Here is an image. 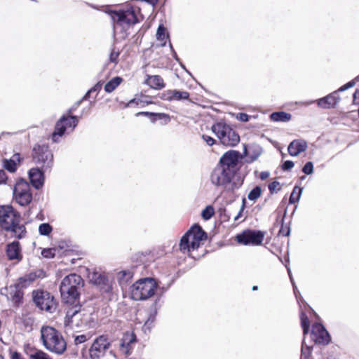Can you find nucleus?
I'll use <instances>...</instances> for the list:
<instances>
[{
  "label": "nucleus",
  "mask_w": 359,
  "mask_h": 359,
  "mask_svg": "<svg viewBox=\"0 0 359 359\" xmlns=\"http://www.w3.org/2000/svg\"><path fill=\"white\" fill-rule=\"evenodd\" d=\"M243 164V155L239 151H226L210 174L211 183L217 187H222L228 191L239 189L245 180V177L240 175Z\"/></svg>",
  "instance_id": "nucleus-1"
},
{
  "label": "nucleus",
  "mask_w": 359,
  "mask_h": 359,
  "mask_svg": "<svg viewBox=\"0 0 359 359\" xmlns=\"http://www.w3.org/2000/svg\"><path fill=\"white\" fill-rule=\"evenodd\" d=\"M21 214L11 205H0V227L12 233L11 237L20 240L27 235V229L20 224Z\"/></svg>",
  "instance_id": "nucleus-2"
},
{
  "label": "nucleus",
  "mask_w": 359,
  "mask_h": 359,
  "mask_svg": "<svg viewBox=\"0 0 359 359\" xmlns=\"http://www.w3.org/2000/svg\"><path fill=\"white\" fill-rule=\"evenodd\" d=\"M84 285V281L81 276L71 273L66 276L61 281L60 292L65 304H72L79 300L81 293L79 290Z\"/></svg>",
  "instance_id": "nucleus-3"
},
{
  "label": "nucleus",
  "mask_w": 359,
  "mask_h": 359,
  "mask_svg": "<svg viewBox=\"0 0 359 359\" xmlns=\"http://www.w3.org/2000/svg\"><path fill=\"white\" fill-rule=\"evenodd\" d=\"M41 339L46 349L62 355L67 350V344L60 332L50 326H43L41 329Z\"/></svg>",
  "instance_id": "nucleus-4"
},
{
  "label": "nucleus",
  "mask_w": 359,
  "mask_h": 359,
  "mask_svg": "<svg viewBox=\"0 0 359 359\" xmlns=\"http://www.w3.org/2000/svg\"><path fill=\"white\" fill-rule=\"evenodd\" d=\"M158 282L152 277L138 279L130 287V298L135 301H144L155 295Z\"/></svg>",
  "instance_id": "nucleus-5"
},
{
  "label": "nucleus",
  "mask_w": 359,
  "mask_h": 359,
  "mask_svg": "<svg viewBox=\"0 0 359 359\" xmlns=\"http://www.w3.org/2000/svg\"><path fill=\"white\" fill-rule=\"evenodd\" d=\"M208 238V233L197 223L194 224L190 229L182 236L180 241V250L182 253L197 250L200 243Z\"/></svg>",
  "instance_id": "nucleus-6"
},
{
  "label": "nucleus",
  "mask_w": 359,
  "mask_h": 359,
  "mask_svg": "<svg viewBox=\"0 0 359 359\" xmlns=\"http://www.w3.org/2000/svg\"><path fill=\"white\" fill-rule=\"evenodd\" d=\"M111 17L112 21L117 25L123 26H132L140 22L137 13H140V9L135 8L133 6H128L126 9H119L118 11L111 10L107 6L104 11Z\"/></svg>",
  "instance_id": "nucleus-7"
},
{
  "label": "nucleus",
  "mask_w": 359,
  "mask_h": 359,
  "mask_svg": "<svg viewBox=\"0 0 359 359\" xmlns=\"http://www.w3.org/2000/svg\"><path fill=\"white\" fill-rule=\"evenodd\" d=\"M211 130L224 146L235 147L240 142L238 133L224 122L214 123L211 127Z\"/></svg>",
  "instance_id": "nucleus-8"
},
{
  "label": "nucleus",
  "mask_w": 359,
  "mask_h": 359,
  "mask_svg": "<svg viewBox=\"0 0 359 359\" xmlns=\"http://www.w3.org/2000/svg\"><path fill=\"white\" fill-rule=\"evenodd\" d=\"M32 302L41 311L53 313L57 307V302L49 292L41 289L34 290L32 292Z\"/></svg>",
  "instance_id": "nucleus-9"
},
{
  "label": "nucleus",
  "mask_w": 359,
  "mask_h": 359,
  "mask_svg": "<svg viewBox=\"0 0 359 359\" xmlns=\"http://www.w3.org/2000/svg\"><path fill=\"white\" fill-rule=\"evenodd\" d=\"M32 158L36 164L41 165V168L50 170L53 165V155L46 144H35L32 149Z\"/></svg>",
  "instance_id": "nucleus-10"
},
{
  "label": "nucleus",
  "mask_w": 359,
  "mask_h": 359,
  "mask_svg": "<svg viewBox=\"0 0 359 359\" xmlns=\"http://www.w3.org/2000/svg\"><path fill=\"white\" fill-rule=\"evenodd\" d=\"M13 198L20 206H27L33 199L29 184L27 180L20 177L13 189Z\"/></svg>",
  "instance_id": "nucleus-11"
},
{
  "label": "nucleus",
  "mask_w": 359,
  "mask_h": 359,
  "mask_svg": "<svg viewBox=\"0 0 359 359\" xmlns=\"http://www.w3.org/2000/svg\"><path fill=\"white\" fill-rule=\"evenodd\" d=\"M265 233L261 230L247 229L238 233L236 241L243 245L257 246L262 243Z\"/></svg>",
  "instance_id": "nucleus-12"
},
{
  "label": "nucleus",
  "mask_w": 359,
  "mask_h": 359,
  "mask_svg": "<svg viewBox=\"0 0 359 359\" xmlns=\"http://www.w3.org/2000/svg\"><path fill=\"white\" fill-rule=\"evenodd\" d=\"M111 346V342L107 335L102 334L96 337L89 348L90 359H100L104 356L106 351Z\"/></svg>",
  "instance_id": "nucleus-13"
},
{
  "label": "nucleus",
  "mask_w": 359,
  "mask_h": 359,
  "mask_svg": "<svg viewBox=\"0 0 359 359\" xmlns=\"http://www.w3.org/2000/svg\"><path fill=\"white\" fill-rule=\"evenodd\" d=\"M312 340L316 344L327 345L331 341V336L321 323H315L311 332Z\"/></svg>",
  "instance_id": "nucleus-14"
},
{
  "label": "nucleus",
  "mask_w": 359,
  "mask_h": 359,
  "mask_svg": "<svg viewBox=\"0 0 359 359\" xmlns=\"http://www.w3.org/2000/svg\"><path fill=\"white\" fill-rule=\"evenodd\" d=\"M45 170L43 168L36 167L32 168L28 171V177L29 182L35 189H40L44 185L45 182Z\"/></svg>",
  "instance_id": "nucleus-15"
},
{
  "label": "nucleus",
  "mask_w": 359,
  "mask_h": 359,
  "mask_svg": "<svg viewBox=\"0 0 359 359\" xmlns=\"http://www.w3.org/2000/svg\"><path fill=\"white\" fill-rule=\"evenodd\" d=\"M89 278L90 282L96 285L102 292L110 293L111 292L112 286L109 283V278L104 274L93 272Z\"/></svg>",
  "instance_id": "nucleus-16"
},
{
  "label": "nucleus",
  "mask_w": 359,
  "mask_h": 359,
  "mask_svg": "<svg viewBox=\"0 0 359 359\" xmlns=\"http://www.w3.org/2000/svg\"><path fill=\"white\" fill-rule=\"evenodd\" d=\"M137 338L134 332H126L123 334L120 341V348L126 355H130L131 344L137 342Z\"/></svg>",
  "instance_id": "nucleus-17"
},
{
  "label": "nucleus",
  "mask_w": 359,
  "mask_h": 359,
  "mask_svg": "<svg viewBox=\"0 0 359 359\" xmlns=\"http://www.w3.org/2000/svg\"><path fill=\"white\" fill-rule=\"evenodd\" d=\"M340 100L337 92H332L329 95L316 100L318 107L323 109H334Z\"/></svg>",
  "instance_id": "nucleus-18"
},
{
  "label": "nucleus",
  "mask_w": 359,
  "mask_h": 359,
  "mask_svg": "<svg viewBox=\"0 0 359 359\" xmlns=\"http://www.w3.org/2000/svg\"><path fill=\"white\" fill-rule=\"evenodd\" d=\"M21 252V245L18 241H13L6 245V254L8 260H21L22 259Z\"/></svg>",
  "instance_id": "nucleus-19"
},
{
  "label": "nucleus",
  "mask_w": 359,
  "mask_h": 359,
  "mask_svg": "<svg viewBox=\"0 0 359 359\" xmlns=\"http://www.w3.org/2000/svg\"><path fill=\"white\" fill-rule=\"evenodd\" d=\"M262 153V148L256 144L249 145L248 147L244 146L243 153L241 154L246 157L245 161L251 163L256 161Z\"/></svg>",
  "instance_id": "nucleus-20"
},
{
  "label": "nucleus",
  "mask_w": 359,
  "mask_h": 359,
  "mask_svg": "<svg viewBox=\"0 0 359 359\" xmlns=\"http://www.w3.org/2000/svg\"><path fill=\"white\" fill-rule=\"evenodd\" d=\"M23 161V158L21 157L20 153H15L11 158H4L2 160V165L5 170L11 173L16 172L18 166Z\"/></svg>",
  "instance_id": "nucleus-21"
},
{
  "label": "nucleus",
  "mask_w": 359,
  "mask_h": 359,
  "mask_svg": "<svg viewBox=\"0 0 359 359\" xmlns=\"http://www.w3.org/2000/svg\"><path fill=\"white\" fill-rule=\"evenodd\" d=\"M308 144L306 140L297 139L292 141L287 147L288 153L292 156H297L302 152L306 150Z\"/></svg>",
  "instance_id": "nucleus-22"
},
{
  "label": "nucleus",
  "mask_w": 359,
  "mask_h": 359,
  "mask_svg": "<svg viewBox=\"0 0 359 359\" xmlns=\"http://www.w3.org/2000/svg\"><path fill=\"white\" fill-rule=\"evenodd\" d=\"M66 115H62L56 122L51 139L53 142H57L58 138L62 137L66 132Z\"/></svg>",
  "instance_id": "nucleus-23"
},
{
  "label": "nucleus",
  "mask_w": 359,
  "mask_h": 359,
  "mask_svg": "<svg viewBox=\"0 0 359 359\" xmlns=\"http://www.w3.org/2000/svg\"><path fill=\"white\" fill-rule=\"evenodd\" d=\"M147 79L144 81V83L149 86L151 88L155 90H161L165 86L163 79L159 75H146Z\"/></svg>",
  "instance_id": "nucleus-24"
},
{
  "label": "nucleus",
  "mask_w": 359,
  "mask_h": 359,
  "mask_svg": "<svg viewBox=\"0 0 359 359\" xmlns=\"http://www.w3.org/2000/svg\"><path fill=\"white\" fill-rule=\"evenodd\" d=\"M67 304L69 307L67 309L65 322L69 324L72 322V318L81 311L82 304L80 303L79 300H77L76 302Z\"/></svg>",
  "instance_id": "nucleus-25"
},
{
  "label": "nucleus",
  "mask_w": 359,
  "mask_h": 359,
  "mask_svg": "<svg viewBox=\"0 0 359 359\" xmlns=\"http://www.w3.org/2000/svg\"><path fill=\"white\" fill-rule=\"evenodd\" d=\"M269 118L273 122H288L291 120L292 115L286 111H278L271 113Z\"/></svg>",
  "instance_id": "nucleus-26"
},
{
  "label": "nucleus",
  "mask_w": 359,
  "mask_h": 359,
  "mask_svg": "<svg viewBox=\"0 0 359 359\" xmlns=\"http://www.w3.org/2000/svg\"><path fill=\"white\" fill-rule=\"evenodd\" d=\"M163 294H158L149 308V313L157 316L158 311L163 305Z\"/></svg>",
  "instance_id": "nucleus-27"
},
{
  "label": "nucleus",
  "mask_w": 359,
  "mask_h": 359,
  "mask_svg": "<svg viewBox=\"0 0 359 359\" xmlns=\"http://www.w3.org/2000/svg\"><path fill=\"white\" fill-rule=\"evenodd\" d=\"M123 81L121 76H115L110 79L104 86V90L107 93L113 92Z\"/></svg>",
  "instance_id": "nucleus-28"
},
{
  "label": "nucleus",
  "mask_w": 359,
  "mask_h": 359,
  "mask_svg": "<svg viewBox=\"0 0 359 359\" xmlns=\"http://www.w3.org/2000/svg\"><path fill=\"white\" fill-rule=\"evenodd\" d=\"M133 272L131 270H122L118 273L117 279L119 285L126 284L133 278Z\"/></svg>",
  "instance_id": "nucleus-29"
},
{
  "label": "nucleus",
  "mask_w": 359,
  "mask_h": 359,
  "mask_svg": "<svg viewBox=\"0 0 359 359\" xmlns=\"http://www.w3.org/2000/svg\"><path fill=\"white\" fill-rule=\"evenodd\" d=\"M303 192V187H300L297 185L294 186L293 190L290 196L289 204H294L300 200L301 196Z\"/></svg>",
  "instance_id": "nucleus-30"
},
{
  "label": "nucleus",
  "mask_w": 359,
  "mask_h": 359,
  "mask_svg": "<svg viewBox=\"0 0 359 359\" xmlns=\"http://www.w3.org/2000/svg\"><path fill=\"white\" fill-rule=\"evenodd\" d=\"M10 294L15 307H18L22 304L24 294L21 290L17 289V287L13 291L11 292Z\"/></svg>",
  "instance_id": "nucleus-31"
},
{
  "label": "nucleus",
  "mask_w": 359,
  "mask_h": 359,
  "mask_svg": "<svg viewBox=\"0 0 359 359\" xmlns=\"http://www.w3.org/2000/svg\"><path fill=\"white\" fill-rule=\"evenodd\" d=\"M156 318V316L149 313L148 318L142 326V331L144 332V333H145V334L150 333L151 329L154 326Z\"/></svg>",
  "instance_id": "nucleus-32"
},
{
  "label": "nucleus",
  "mask_w": 359,
  "mask_h": 359,
  "mask_svg": "<svg viewBox=\"0 0 359 359\" xmlns=\"http://www.w3.org/2000/svg\"><path fill=\"white\" fill-rule=\"evenodd\" d=\"M300 320L303 334L306 335L309 332L311 323L309 317L304 311L300 313Z\"/></svg>",
  "instance_id": "nucleus-33"
},
{
  "label": "nucleus",
  "mask_w": 359,
  "mask_h": 359,
  "mask_svg": "<svg viewBox=\"0 0 359 359\" xmlns=\"http://www.w3.org/2000/svg\"><path fill=\"white\" fill-rule=\"evenodd\" d=\"M313 348V346L307 345L304 339L302 342L301 359H311Z\"/></svg>",
  "instance_id": "nucleus-34"
},
{
  "label": "nucleus",
  "mask_w": 359,
  "mask_h": 359,
  "mask_svg": "<svg viewBox=\"0 0 359 359\" xmlns=\"http://www.w3.org/2000/svg\"><path fill=\"white\" fill-rule=\"evenodd\" d=\"M286 213H287V208H285L284 210L283 216L280 220L281 226L278 231V235H282L283 236H289L290 234V231H291L290 224H288L287 226H285L284 225V221H285V217Z\"/></svg>",
  "instance_id": "nucleus-35"
},
{
  "label": "nucleus",
  "mask_w": 359,
  "mask_h": 359,
  "mask_svg": "<svg viewBox=\"0 0 359 359\" xmlns=\"http://www.w3.org/2000/svg\"><path fill=\"white\" fill-rule=\"evenodd\" d=\"M262 193V187L259 185H257L250 191L248 194V198L250 201H256L261 196Z\"/></svg>",
  "instance_id": "nucleus-36"
},
{
  "label": "nucleus",
  "mask_w": 359,
  "mask_h": 359,
  "mask_svg": "<svg viewBox=\"0 0 359 359\" xmlns=\"http://www.w3.org/2000/svg\"><path fill=\"white\" fill-rule=\"evenodd\" d=\"M189 97V93L187 91H181L179 90H172V100H184Z\"/></svg>",
  "instance_id": "nucleus-37"
},
{
  "label": "nucleus",
  "mask_w": 359,
  "mask_h": 359,
  "mask_svg": "<svg viewBox=\"0 0 359 359\" xmlns=\"http://www.w3.org/2000/svg\"><path fill=\"white\" fill-rule=\"evenodd\" d=\"M165 33H166V28L165 27L163 24H160L157 28V31H156V39L158 41H163L165 37L167 39H169L170 38L169 33H167L166 35H165Z\"/></svg>",
  "instance_id": "nucleus-38"
},
{
  "label": "nucleus",
  "mask_w": 359,
  "mask_h": 359,
  "mask_svg": "<svg viewBox=\"0 0 359 359\" xmlns=\"http://www.w3.org/2000/svg\"><path fill=\"white\" fill-rule=\"evenodd\" d=\"M53 231V226L49 223H42L39 226V233L41 236H48Z\"/></svg>",
  "instance_id": "nucleus-39"
},
{
  "label": "nucleus",
  "mask_w": 359,
  "mask_h": 359,
  "mask_svg": "<svg viewBox=\"0 0 359 359\" xmlns=\"http://www.w3.org/2000/svg\"><path fill=\"white\" fill-rule=\"evenodd\" d=\"M79 117L76 115L66 116L65 125L67 128H72V130L78 126Z\"/></svg>",
  "instance_id": "nucleus-40"
},
{
  "label": "nucleus",
  "mask_w": 359,
  "mask_h": 359,
  "mask_svg": "<svg viewBox=\"0 0 359 359\" xmlns=\"http://www.w3.org/2000/svg\"><path fill=\"white\" fill-rule=\"evenodd\" d=\"M155 119L156 122L157 121H161V124L165 126L170 121V116L169 114L165 113L156 112Z\"/></svg>",
  "instance_id": "nucleus-41"
},
{
  "label": "nucleus",
  "mask_w": 359,
  "mask_h": 359,
  "mask_svg": "<svg viewBox=\"0 0 359 359\" xmlns=\"http://www.w3.org/2000/svg\"><path fill=\"white\" fill-rule=\"evenodd\" d=\"M29 359H53L48 353L42 350L36 351L29 355Z\"/></svg>",
  "instance_id": "nucleus-42"
},
{
  "label": "nucleus",
  "mask_w": 359,
  "mask_h": 359,
  "mask_svg": "<svg viewBox=\"0 0 359 359\" xmlns=\"http://www.w3.org/2000/svg\"><path fill=\"white\" fill-rule=\"evenodd\" d=\"M214 215V209L212 206H206L201 212V217L204 220L210 219Z\"/></svg>",
  "instance_id": "nucleus-43"
},
{
  "label": "nucleus",
  "mask_w": 359,
  "mask_h": 359,
  "mask_svg": "<svg viewBox=\"0 0 359 359\" xmlns=\"http://www.w3.org/2000/svg\"><path fill=\"white\" fill-rule=\"evenodd\" d=\"M156 114V112L139 111L135 114V116L138 117V116H142L147 117L149 118L150 121L152 123H156V119H155Z\"/></svg>",
  "instance_id": "nucleus-44"
},
{
  "label": "nucleus",
  "mask_w": 359,
  "mask_h": 359,
  "mask_svg": "<svg viewBox=\"0 0 359 359\" xmlns=\"http://www.w3.org/2000/svg\"><path fill=\"white\" fill-rule=\"evenodd\" d=\"M41 255L44 258L53 259L55 257V250L53 248H43L41 250Z\"/></svg>",
  "instance_id": "nucleus-45"
},
{
  "label": "nucleus",
  "mask_w": 359,
  "mask_h": 359,
  "mask_svg": "<svg viewBox=\"0 0 359 359\" xmlns=\"http://www.w3.org/2000/svg\"><path fill=\"white\" fill-rule=\"evenodd\" d=\"M302 171L306 175H310L313 172V163L311 161H307L302 167Z\"/></svg>",
  "instance_id": "nucleus-46"
},
{
  "label": "nucleus",
  "mask_w": 359,
  "mask_h": 359,
  "mask_svg": "<svg viewBox=\"0 0 359 359\" xmlns=\"http://www.w3.org/2000/svg\"><path fill=\"white\" fill-rule=\"evenodd\" d=\"M119 52L115 51L114 48H113L109 54V60L111 62H113L114 64H117L118 62V56H119Z\"/></svg>",
  "instance_id": "nucleus-47"
},
{
  "label": "nucleus",
  "mask_w": 359,
  "mask_h": 359,
  "mask_svg": "<svg viewBox=\"0 0 359 359\" xmlns=\"http://www.w3.org/2000/svg\"><path fill=\"white\" fill-rule=\"evenodd\" d=\"M36 351H40L36 348L34 346H31L29 344H25L24 345V352L29 358V355L34 353Z\"/></svg>",
  "instance_id": "nucleus-48"
},
{
  "label": "nucleus",
  "mask_w": 359,
  "mask_h": 359,
  "mask_svg": "<svg viewBox=\"0 0 359 359\" xmlns=\"http://www.w3.org/2000/svg\"><path fill=\"white\" fill-rule=\"evenodd\" d=\"M236 119L241 122H248L251 118V116L244 112H240L236 114Z\"/></svg>",
  "instance_id": "nucleus-49"
},
{
  "label": "nucleus",
  "mask_w": 359,
  "mask_h": 359,
  "mask_svg": "<svg viewBox=\"0 0 359 359\" xmlns=\"http://www.w3.org/2000/svg\"><path fill=\"white\" fill-rule=\"evenodd\" d=\"M160 98L163 100L166 101H172V90H168L167 91L163 92L160 95Z\"/></svg>",
  "instance_id": "nucleus-50"
},
{
  "label": "nucleus",
  "mask_w": 359,
  "mask_h": 359,
  "mask_svg": "<svg viewBox=\"0 0 359 359\" xmlns=\"http://www.w3.org/2000/svg\"><path fill=\"white\" fill-rule=\"evenodd\" d=\"M29 284H30V283L28 282L27 278H26V276L25 275L18 278V282L17 283V285H15V287H27Z\"/></svg>",
  "instance_id": "nucleus-51"
},
{
  "label": "nucleus",
  "mask_w": 359,
  "mask_h": 359,
  "mask_svg": "<svg viewBox=\"0 0 359 359\" xmlns=\"http://www.w3.org/2000/svg\"><path fill=\"white\" fill-rule=\"evenodd\" d=\"M294 165V163L292 161L287 160L284 161L281 165V169L283 171H289L290 170Z\"/></svg>",
  "instance_id": "nucleus-52"
},
{
  "label": "nucleus",
  "mask_w": 359,
  "mask_h": 359,
  "mask_svg": "<svg viewBox=\"0 0 359 359\" xmlns=\"http://www.w3.org/2000/svg\"><path fill=\"white\" fill-rule=\"evenodd\" d=\"M201 137L208 146H212L217 142L215 139L205 134L202 135Z\"/></svg>",
  "instance_id": "nucleus-53"
},
{
  "label": "nucleus",
  "mask_w": 359,
  "mask_h": 359,
  "mask_svg": "<svg viewBox=\"0 0 359 359\" xmlns=\"http://www.w3.org/2000/svg\"><path fill=\"white\" fill-rule=\"evenodd\" d=\"M88 339L86 334H80L74 337V344L79 345L80 344L86 342Z\"/></svg>",
  "instance_id": "nucleus-54"
},
{
  "label": "nucleus",
  "mask_w": 359,
  "mask_h": 359,
  "mask_svg": "<svg viewBox=\"0 0 359 359\" xmlns=\"http://www.w3.org/2000/svg\"><path fill=\"white\" fill-rule=\"evenodd\" d=\"M219 216L223 219V221H228L230 218V215L227 213V211L225 208H220L219 209Z\"/></svg>",
  "instance_id": "nucleus-55"
},
{
  "label": "nucleus",
  "mask_w": 359,
  "mask_h": 359,
  "mask_svg": "<svg viewBox=\"0 0 359 359\" xmlns=\"http://www.w3.org/2000/svg\"><path fill=\"white\" fill-rule=\"evenodd\" d=\"M9 352L11 359H25L21 354V353L18 352V351H12L11 350H10Z\"/></svg>",
  "instance_id": "nucleus-56"
},
{
  "label": "nucleus",
  "mask_w": 359,
  "mask_h": 359,
  "mask_svg": "<svg viewBox=\"0 0 359 359\" xmlns=\"http://www.w3.org/2000/svg\"><path fill=\"white\" fill-rule=\"evenodd\" d=\"M280 185V183L279 182L275 180L272 182H271L269 185H268V188H269V192L271 194H273V193L276 192V189L277 188L278 186Z\"/></svg>",
  "instance_id": "nucleus-57"
},
{
  "label": "nucleus",
  "mask_w": 359,
  "mask_h": 359,
  "mask_svg": "<svg viewBox=\"0 0 359 359\" xmlns=\"http://www.w3.org/2000/svg\"><path fill=\"white\" fill-rule=\"evenodd\" d=\"M34 273H36V279L37 278H44L47 276V273L46 272L42 269H36L35 271H34Z\"/></svg>",
  "instance_id": "nucleus-58"
},
{
  "label": "nucleus",
  "mask_w": 359,
  "mask_h": 359,
  "mask_svg": "<svg viewBox=\"0 0 359 359\" xmlns=\"http://www.w3.org/2000/svg\"><path fill=\"white\" fill-rule=\"evenodd\" d=\"M102 81H98L96 84H95L92 88L89 89L90 92H91L92 93L95 92L99 93L102 89Z\"/></svg>",
  "instance_id": "nucleus-59"
},
{
  "label": "nucleus",
  "mask_w": 359,
  "mask_h": 359,
  "mask_svg": "<svg viewBox=\"0 0 359 359\" xmlns=\"http://www.w3.org/2000/svg\"><path fill=\"white\" fill-rule=\"evenodd\" d=\"M82 102L81 100L76 101L67 111L68 114L72 115V114L75 111L78 107L81 104Z\"/></svg>",
  "instance_id": "nucleus-60"
},
{
  "label": "nucleus",
  "mask_w": 359,
  "mask_h": 359,
  "mask_svg": "<svg viewBox=\"0 0 359 359\" xmlns=\"http://www.w3.org/2000/svg\"><path fill=\"white\" fill-rule=\"evenodd\" d=\"M8 176L4 170L0 169V184H6Z\"/></svg>",
  "instance_id": "nucleus-61"
},
{
  "label": "nucleus",
  "mask_w": 359,
  "mask_h": 359,
  "mask_svg": "<svg viewBox=\"0 0 359 359\" xmlns=\"http://www.w3.org/2000/svg\"><path fill=\"white\" fill-rule=\"evenodd\" d=\"M245 198H243V201H242V205H241V208L239 210V212H238V214L234 217V220L236 221L238 220L243 215V212L244 210V208H245Z\"/></svg>",
  "instance_id": "nucleus-62"
},
{
  "label": "nucleus",
  "mask_w": 359,
  "mask_h": 359,
  "mask_svg": "<svg viewBox=\"0 0 359 359\" xmlns=\"http://www.w3.org/2000/svg\"><path fill=\"white\" fill-rule=\"evenodd\" d=\"M140 102H142V100L140 99L133 98L129 100L124 106V107H129L132 106V104L138 105Z\"/></svg>",
  "instance_id": "nucleus-63"
},
{
  "label": "nucleus",
  "mask_w": 359,
  "mask_h": 359,
  "mask_svg": "<svg viewBox=\"0 0 359 359\" xmlns=\"http://www.w3.org/2000/svg\"><path fill=\"white\" fill-rule=\"evenodd\" d=\"M25 276L26 278H27L28 282H29L30 283L36 280V273H34V271H31L29 273L25 274Z\"/></svg>",
  "instance_id": "nucleus-64"
}]
</instances>
